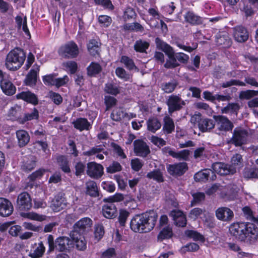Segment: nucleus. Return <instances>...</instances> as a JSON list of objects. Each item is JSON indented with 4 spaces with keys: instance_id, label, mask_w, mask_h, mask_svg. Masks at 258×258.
<instances>
[{
    "instance_id": "obj_1",
    "label": "nucleus",
    "mask_w": 258,
    "mask_h": 258,
    "mask_svg": "<svg viewBox=\"0 0 258 258\" xmlns=\"http://www.w3.org/2000/svg\"><path fill=\"white\" fill-rule=\"evenodd\" d=\"M251 222H238L230 225V234L237 240L249 244H254L258 242V215L254 217Z\"/></svg>"
},
{
    "instance_id": "obj_2",
    "label": "nucleus",
    "mask_w": 258,
    "mask_h": 258,
    "mask_svg": "<svg viewBox=\"0 0 258 258\" xmlns=\"http://www.w3.org/2000/svg\"><path fill=\"white\" fill-rule=\"evenodd\" d=\"M157 219V214L153 211L136 214L131 220L130 227L135 233H148L154 228Z\"/></svg>"
},
{
    "instance_id": "obj_3",
    "label": "nucleus",
    "mask_w": 258,
    "mask_h": 258,
    "mask_svg": "<svg viewBox=\"0 0 258 258\" xmlns=\"http://www.w3.org/2000/svg\"><path fill=\"white\" fill-rule=\"evenodd\" d=\"M26 59V53L20 47H15L7 55L5 60L6 68L11 71L18 70L23 64Z\"/></svg>"
},
{
    "instance_id": "obj_4",
    "label": "nucleus",
    "mask_w": 258,
    "mask_h": 258,
    "mask_svg": "<svg viewBox=\"0 0 258 258\" xmlns=\"http://www.w3.org/2000/svg\"><path fill=\"white\" fill-rule=\"evenodd\" d=\"M48 244V253L53 251L55 248L60 252H70L74 249L73 241L72 238L67 236H59L55 241L52 235H49L47 237Z\"/></svg>"
},
{
    "instance_id": "obj_5",
    "label": "nucleus",
    "mask_w": 258,
    "mask_h": 258,
    "mask_svg": "<svg viewBox=\"0 0 258 258\" xmlns=\"http://www.w3.org/2000/svg\"><path fill=\"white\" fill-rule=\"evenodd\" d=\"M79 53L78 45L73 40L62 45L58 50L59 55L64 59L76 58L78 56Z\"/></svg>"
},
{
    "instance_id": "obj_6",
    "label": "nucleus",
    "mask_w": 258,
    "mask_h": 258,
    "mask_svg": "<svg viewBox=\"0 0 258 258\" xmlns=\"http://www.w3.org/2000/svg\"><path fill=\"white\" fill-rule=\"evenodd\" d=\"M190 122L195 125L197 124L199 130L202 133L210 132L215 125L214 120L203 117L200 113L193 115L191 117Z\"/></svg>"
},
{
    "instance_id": "obj_7",
    "label": "nucleus",
    "mask_w": 258,
    "mask_h": 258,
    "mask_svg": "<svg viewBox=\"0 0 258 258\" xmlns=\"http://www.w3.org/2000/svg\"><path fill=\"white\" fill-rule=\"evenodd\" d=\"M32 207V199L28 192L23 191L18 195L16 201V208L19 212H27Z\"/></svg>"
},
{
    "instance_id": "obj_8",
    "label": "nucleus",
    "mask_w": 258,
    "mask_h": 258,
    "mask_svg": "<svg viewBox=\"0 0 258 258\" xmlns=\"http://www.w3.org/2000/svg\"><path fill=\"white\" fill-rule=\"evenodd\" d=\"M166 104L168 106V113L171 114L175 111L180 110L186 103L179 94H172L169 96L166 101Z\"/></svg>"
},
{
    "instance_id": "obj_9",
    "label": "nucleus",
    "mask_w": 258,
    "mask_h": 258,
    "mask_svg": "<svg viewBox=\"0 0 258 258\" xmlns=\"http://www.w3.org/2000/svg\"><path fill=\"white\" fill-rule=\"evenodd\" d=\"M92 225V220L89 217L81 218L74 225V230L71 232L79 234H86Z\"/></svg>"
},
{
    "instance_id": "obj_10",
    "label": "nucleus",
    "mask_w": 258,
    "mask_h": 258,
    "mask_svg": "<svg viewBox=\"0 0 258 258\" xmlns=\"http://www.w3.org/2000/svg\"><path fill=\"white\" fill-rule=\"evenodd\" d=\"M87 173L89 176L98 179L104 174L103 166L95 162H89L87 164Z\"/></svg>"
},
{
    "instance_id": "obj_11",
    "label": "nucleus",
    "mask_w": 258,
    "mask_h": 258,
    "mask_svg": "<svg viewBox=\"0 0 258 258\" xmlns=\"http://www.w3.org/2000/svg\"><path fill=\"white\" fill-rule=\"evenodd\" d=\"M188 169L186 162H178L169 164L167 166L169 174L173 176H181L183 175Z\"/></svg>"
},
{
    "instance_id": "obj_12",
    "label": "nucleus",
    "mask_w": 258,
    "mask_h": 258,
    "mask_svg": "<svg viewBox=\"0 0 258 258\" xmlns=\"http://www.w3.org/2000/svg\"><path fill=\"white\" fill-rule=\"evenodd\" d=\"M232 36L236 42L244 43L248 39L249 32L245 27L237 25L232 28Z\"/></svg>"
},
{
    "instance_id": "obj_13",
    "label": "nucleus",
    "mask_w": 258,
    "mask_h": 258,
    "mask_svg": "<svg viewBox=\"0 0 258 258\" xmlns=\"http://www.w3.org/2000/svg\"><path fill=\"white\" fill-rule=\"evenodd\" d=\"M67 206V201L65 194L58 192L51 201L50 207L54 212H58L64 209Z\"/></svg>"
},
{
    "instance_id": "obj_14",
    "label": "nucleus",
    "mask_w": 258,
    "mask_h": 258,
    "mask_svg": "<svg viewBox=\"0 0 258 258\" xmlns=\"http://www.w3.org/2000/svg\"><path fill=\"white\" fill-rule=\"evenodd\" d=\"M213 118L217 122L218 130L221 132L231 131L234 127L233 123L228 118L224 115H214Z\"/></svg>"
},
{
    "instance_id": "obj_15",
    "label": "nucleus",
    "mask_w": 258,
    "mask_h": 258,
    "mask_svg": "<svg viewBox=\"0 0 258 258\" xmlns=\"http://www.w3.org/2000/svg\"><path fill=\"white\" fill-rule=\"evenodd\" d=\"M213 171L220 175L233 174L236 172V169L232 166L222 162H215L212 165Z\"/></svg>"
},
{
    "instance_id": "obj_16",
    "label": "nucleus",
    "mask_w": 258,
    "mask_h": 258,
    "mask_svg": "<svg viewBox=\"0 0 258 258\" xmlns=\"http://www.w3.org/2000/svg\"><path fill=\"white\" fill-rule=\"evenodd\" d=\"M134 151L137 156L144 158L150 153L149 147L145 142L140 139L134 142Z\"/></svg>"
},
{
    "instance_id": "obj_17",
    "label": "nucleus",
    "mask_w": 258,
    "mask_h": 258,
    "mask_svg": "<svg viewBox=\"0 0 258 258\" xmlns=\"http://www.w3.org/2000/svg\"><path fill=\"white\" fill-rule=\"evenodd\" d=\"M170 217L172 218L174 224L176 226L184 227L187 224L186 215L180 210L173 209L169 214Z\"/></svg>"
},
{
    "instance_id": "obj_18",
    "label": "nucleus",
    "mask_w": 258,
    "mask_h": 258,
    "mask_svg": "<svg viewBox=\"0 0 258 258\" xmlns=\"http://www.w3.org/2000/svg\"><path fill=\"white\" fill-rule=\"evenodd\" d=\"M216 178V174L213 170L204 169L197 172L194 175L196 181L206 182L209 179L213 181Z\"/></svg>"
},
{
    "instance_id": "obj_19",
    "label": "nucleus",
    "mask_w": 258,
    "mask_h": 258,
    "mask_svg": "<svg viewBox=\"0 0 258 258\" xmlns=\"http://www.w3.org/2000/svg\"><path fill=\"white\" fill-rule=\"evenodd\" d=\"M247 136V132L245 130L235 128L230 143L236 147L241 146L244 143L245 138Z\"/></svg>"
},
{
    "instance_id": "obj_20",
    "label": "nucleus",
    "mask_w": 258,
    "mask_h": 258,
    "mask_svg": "<svg viewBox=\"0 0 258 258\" xmlns=\"http://www.w3.org/2000/svg\"><path fill=\"white\" fill-rule=\"evenodd\" d=\"M14 211L12 202L8 199L0 197V216L7 217L11 215Z\"/></svg>"
},
{
    "instance_id": "obj_21",
    "label": "nucleus",
    "mask_w": 258,
    "mask_h": 258,
    "mask_svg": "<svg viewBox=\"0 0 258 258\" xmlns=\"http://www.w3.org/2000/svg\"><path fill=\"white\" fill-rule=\"evenodd\" d=\"M16 97L17 99L22 100L33 105H37L39 102L37 96L29 90L18 93L16 94Z\"/></svg>"
},
{
    "instance_id": "obj_22",
    "label": "nucleus",
    "mask_w": 258,
    "mask_h": 258,
    "mask_svg": "<svg viewBox=\"0 0 258 258\" xmlns=\"http://www.w3.org/2000/svg\"><path fill=\"white\" fill-rule=\"evenodd\" d=\"M163 153H168L173 158L179 160H188L189 156V151L187 149L182 150L179 152H175L171 149L170 147H165L162 149Z\"/></svg>"
},
{
    "instance_id": "obj_23",
    "label": "nucleus",
    "mask_w": 258,
    "mask_h": 258,
    "mask_svg": "<svg viewBox=\"0 0 258 258\" xmlns=\"http://www.w3.org/2000/svg\"><path fill=\"white\" fill-rule=\"evenodd\" d=\"M215 215L218 220L223 221H230L234 217L233 212L225 207L218 208L215 212Z\"/></svg>"
},
{
    "instance_id": "obj_24",
    "label": "nucleus",
    "mask_w": 258,
    "mask_h": 258,
    "mask_svg": "<svg viewBox=\"0 0 258 258\" xmlns=\"http://www.w3.org/2000/svg\"><path fill=\"white\" fill-rule=\"evenodd\" d=\"M70 237L73 241L74 248L76 246L77 250L84 251L87 248V242L83 235L71 232Z\"/></svg>"
},
{
    "instance_id": "obj_25",
    "label": "nucleus",
    "mask_w": 258,
    "mask_h": 258,
    "mask_svg": "<svg viewBox=\"0 0 258 258\" xmlns=\"http://www.w3.org/2000/svg\"><path fill=\"white\" fill-rule=\"evenodd\" d=\"M36 162V158L34 156L30 155L23 159L21 169L23 171L29 173L35 168Z\"/></svg>"
},
{
    "instance_id": "obj_26",
    "label": "nucleus",
    "mask_w": 258,
    "mask_h": 258,
    "mask_svg": "<svg viewBox=\"0 0 258 258\" xmlns=\"http://www.w3.org/2000/svg\"><path fill=\"white\" fill-rule=\"evenodd\" d=\"M184 18L185 21L192 26L200 25L203 23V18L196 15L192 11H187Z\"/></svg>"
},
{
    "instance_id": "obj_27",
    "label": "nucleus",
    "mask_w": 258,
    "mask_h": 258,
    "mask_svg": "<svg viewBox=\"0 0 258 258\" xmlns=\"http://www.w3.org/2000/svg\"><path fill=\"white\" fill-rule=\"evenodd\" d=\"M0 87L3 92L7 96H12L16 92V87L11 82L10 77L2 83Z\"/></svg>"
},
{
    "instance_id": "obj_28",
    "label": "nucleus",
    "mask_w": 258,
    "mask_h": 258,
    "mask_svg": "<svg viewBox=\"0 0 258 258\" xmlns=\"http://www.w3.org/2000/svg\"><path fill=\"white\" fill-rule=\"evenodd\" d=\"M102 213L107 219H113L117 215V208L114 204H106L102 206Z\"/></svg>"
},
{
    "instance_id": "obj_29",
    "label": "nucleus",
    "mask_w": 258,
    "mask_h": 258,
    "mask_svg": "<svg viewBox=\"0 0 258 258\" xmlns=\"http://www.w3.org/2000/svg\"><path fill=\"white\" fill-rule=\"evenodd\" d=\"M101 43L96 39H91L87 44V49L90 55L93 57L99 56Z\"/></svg>"
},
{
    "instance_id": "obj_30",
    "label": "nucleus",
    "mask_w": 258,
    "mask_h": 258,
    "mask_svg": "<svg viewBox=\"0 0 258 258\" xmlns=\"http://www.w3.org/2000/svg\"><path fill=\"white\" fill-rule=\"evenodd\" d=\"M56 162L61 171L69 174L71 172L69 161L65 155H59L56 157Z\"/></svg>"
},
{
    "instance_id": "obj_31",
    "label": "nucleus",
    "mask_w": 258,
    "mask_h": 258,
    "mask_svg": "<svg viewBox=\"0 0 258 258\" xmlns=\"http://www.w3.org/2000/svg\"><path fill=\"white\" fill-rule=\"evenodd\" d=\"M175 54L173 49L166 54L168 57V59L166 60V62L164 64V67L165 68L168 69H174L180 66V63L177 61L175 57Z\"/></svg>"
},
{
    "instance_id": "obj_32",
    "label": "nucleus",
    "mask_w": 258,
    "mask_h": 258,
    "mask_svg": "<svg viewBox=\"0 0 258 258\" xmlns=\"http://www.w3.org/2000/svg\"><path fill=\"white\" fill-rule=\"evenodd\" d=\"M86 194L91 197L97 198L100 196L99 188L95 181L90 180L86 184Z\"/></svg>"
},
{
    "instance_id": "obj_33",
    "label": "nucleus",
    "mask_w": 258,
    "mask_h": 258,
    "mask_svg": "<svg viewBox=\"0 0 258 258\" xmlns=\"http://www.w3.org/2000/svg\"><path fill=\"white\" fill-rule=\"evenodd\" d=\"M173 236L172 228L167 225L163 227L159 232L157 235V240L160 242L163 241L164 240L169 239Z\"/></svg>"
},
{
    "instance_id": "obj_34",
    "label": "nucleus",
    "mask_w": 258,
    "mask_h": 258,
    "mask_svg": "<svg viewBox=\"0 0 258 258\" xmlns=\"http://www.w3.org/2000/svg\"><path fill=\"white\" fill-rule=\"evenodd\" d=\"M75 128L82 132L83 131H89L92 128L91 124L86 118L80 117L73 122Z\"/></svg>"
},
{
    "instance_id": "obj_35",
    "label": "nucleus",
    "mask_w": 258,
    "mask_h": 258,
    "mask_svg": "<svg viewBox=\"0 0 258 258\" xmlns=\"http://www.w3.org/2000/svg\"><path fill=\"white\" fill-rule=\"evenodd\" d=\"M22 109L21 106H15L12 107L9 110L8 116L9 119L12 121H17L20 123V120L22 119Z\"/></svg>"
},
{
    "instance_id": "obj_36",
    "label": "nucleus",
    "mask_w": 258,
    "mask_h": 258,
    "mask_svg": "<svg viewBox=\"0 0 258 258\" xmlns=\"http://www.w3.org/2000/svg\"><path fill=\"white\" fill-rule=\"evenodd\" d=\"M86 71L89 77H94L102 72V68L98 62L93 61L87 67Z\"/></svg>"
},
{
    "instance_id": "obj_37",
    "label": "nucleus",
    "mask_w": 258,
    "mask_h": 258,
    "mask_svg": "<svg viewBox=\"0 0 258 258\" xmlns=\"http://www.w3.org/2000/svg\"><path fill=\"white\" fill-rule=\"evenodd\" d=\"M16 134L20 147H24L29 143L30 136L27 131L23 130H18Z\"/></svg>"
},
{
    "instance_id": "obj_38",
    "label": "nucleus",
    "mask_w": 258,
    "mask_h": 258,
    "mask_svg": "<svg viewBox=\"0 0 258 258\" xmlns=\"http://www.w3.org/2000/svg\"><path fill=\"white\" fill-rule=\"evenodd\" d=\"M175 124L173 119L169 115H166L163 118V130L166 134H171L174 131Z\"/></svg>"
},
{
    "instance_id": "obj_39",
    "label": "nucleus",
    "mask_w": 258,
    "mask_h": 258,
    "mask_svg": "<svg viewBox=\"0 0 258 258\" xmlns=\"http://www.w3.org/2000/svg\"><path fill=\"white\" fill-rule=\"evenodd\" d=\"M178 85L177 80L172 79L168 82H163L161 84V90L164 93L169 94L172 93Z\"/></svg>"
},
{
    "instance_id": "obj_40",
    "label": "nucleus",
    "mask_w": 258,
    "mask_h": 258,
    "mask_svg": "<svg viewBox=\"0 0 258 258\" xmlns=\"http://www.w3.org/2000/svg\"><path fill=\"white\" fill-rule=\"evenodd\" d=\"M37 80V71L31 69L26 75L24 82L26 86L33 87L36 85Z\"/></svg>"
},
{
    "instance_id": "obj_41",
    "label": "nucleus",
    "mask_w": 258,
    "mask_h": 258,
    "mask_svg": "<svg viewBox=\"0 0 258 258\" xmlns=\"http://www.w3.org/2000/svg\"><path fill=\"white\" fill-rule=\"evenodd\" d=\"M150 46V43L147 41L139 39L136 41L134 49L137 52L147 53V50Z\"/></svg>"
},
{
    "instance_id": "obj_42",
    "label": "nucleus",
    "mask_w": 258,
    "mask_h": 258,
    "mask_svg": "<svg viewBox=\"0 0 258 258\" xmlns=\"http://www.w3.org/2000/svg\"><path fill=\"white\" fill-rule=\"evenodd\" d=\"M147 129L150 132L155 133L161 127V123L159 120L156 117L149 118L147 121Z\"/></svg>"
},
{
    "instance_id": "obj_43",
    "label": "nucleus",
    "mask_w": 258,
    "mask_h": 258,
    "mask_svg": "<svg viewBox=\"0 0 258 258\" xmlns=\"http://www.w3.org/2000/svg\"><path fill=\"white\" fill-rule=\"evenodd\" d=\"M62 66L66 71L71 75L75 74L78 69V63L73 60H68L63 62L62 63Z\"/></svg>"
},
{
    "instance_id": "obj_44",
    "label": "nucleus",
    "mask_w": 258,
    "mask_h": 258,
    "mask_svg": "<svg viewBox=\"0 0 258 258\" xmlns=\"http://www.w3.org/2000/svg\"><path fill=\"white\" fill-rule=\"evenodd\" d=\"M45 251V247L43 242L40 241L38 243V246L33 252L31 251L29 256L31 258H40L43 256Z\"/></svg>"
},
{
    "instance_id": "obj_45",
    "label": "nucleus",
    "mask_w": 258,
    "mask_h": 258,
    "mask_svg": "<svg viewBox=\"0 0 258 258\" xmlns=\"http://www.w3.org/2000/svg\"><path fill=\"white\" fill-rule=\"evenodd\" d=\"M146 177L149 179H152L158 182L164 181L163 174L160 169H154L153 171L148 172Z\"/></svg>"
},
{
    "instance_id": "obj_46",
    "label": "nucleus",
    "mask_w": 258,
    "mask_h": 258,
    "mask_svg": "<svg viewBox=\"0 0 258 258\" xmlns=\"http://www.w3.org/2000/svg\"><path fill=\"white\" fill-rule=\"evenodd\" d=\"M127 115V114L123 111L122 108H115L113 110L111 113V118L116 121H120Z\"/></svg>"
},
{
    "instance_id": "obj_47",
    "label": "nucleus",
    "mask_w": 258,
    "mask_h": 258,
    "mask_svg": "<svg viewBox=\"0 0 258 258\" xmlns=\"http://www.w3.org/2000/svg\"><path fill=\"white\" fill-rule=\"evenodd\" d=\"M243 176L247 179L258 178V168L245 167L243 170Z\"/></svg>"
},
{
    "instance_id": "obj_48",
    "label": "nucleus",
    "mask_w": 258,
    "mask_h": 258,
    "mask_svg": "<svg viewBox=\"0 0 258 258\" xmlns=\"http://www.w3.org/2000/svg\"><path fill=\"white\" fill-rule=\"evenodd\" d=\"M155 43L157 49L163 51L165 54L173 49L170 45L164 42L159 37L156 38Z\"/></svg>"
},
{
    "instance_id": "obj_49",
    "label": "nucleus",
    "mask_w": 258,
    "mask_h": 258,
    "mask_svg": "<svg viewBox=\"0 0 258 258\" xmlns=\"http://www.w3.org/2000/svg\"><path fill=\"white\" fill-rule=\"evenodd\" d=\"M120 62L124 64V67L129 71L137 68L133 59L126 55H122L120 59Z\"/></svg>"
},
{
    "instance_id": "obj_50",
    "label": "nucleus",
    "mask_w": 258,
    "mask_h": 258,
    "mask_svg": "<svg viewBox=\"0 0 258 258\" xmlns=\"http://www.w3.org/2000/svg\"><path fill=\"white\" fill-rule=\"evenodd\" d=\"M185 234L189 238H192L195 241H200L204 242L205 241L204 236L197 231L192 230H186Z\"/></svg>"
},
{
    "instance_id": "obj_51",
    "label": "nucleus",
    "mask_w": 258,
    "mask_h": 258,
    "mask_svg": "<svg viewBox=\"0 0 258 258\" xmlns=\"http://www.w3.org/2000/svg\"><path fill=\"white\" fill-rule=\"evenodd\" d=\"M200 248L199 245L194 242H190L182 246L179 251L181 254H185L186 252H196Z\"/></svg>"
},
{
    "instance_id": "obj_52",
    "label": "nucleus",
    "mask_w": 258,
    "mask_h": 258,
    "mask_svg": "<svg viewBox=\"0 0 258 258\" xmlns=\"http://www.w3.org/2000/svg\"><path fill=\"white\" fill-rule=\"evenodd\" d=\"M39 117V112L36 108H34L31 113H25L24 116L20 120V124H24L27 121L37 119Z\"/></svg>"
},
{
    "instance_id": "obj_53",
    "label": "nucleus",
    "mask_w": 258,
    "mask_h": 258,
    "mask_svg": "<svg viewBox=\"0 0 258 258\" xmlns=\"http://www.w3.org/2000/svg\"><path fill=\"white\" fill-rule=\"evenodd\" d=\"M104 91L106 93L114 96L120 93L118 86L112 83H108L105 85Z\"/></svg>"
},
{
    "instance_id": "obj_54",
    "label": "nucleus",
    "mask_w": 258,
    "mask_h": 258,
    "mask_svg": "<svg viewBox=\"0 0 258 258\" xmlns=\"http://www.w3.org/2000/svg\"><path fill=\"white\" fill-rule=\"evenodd\" d=\"M137 16V15L135 9L131 7H127L123 12L122 18L124 21H126L135 19Z\"/></svg>"
},
{
    "instance_id": "obj_55",
    "label": "nucleus",
    "mask_w": 258,
    "mask_h": 258,
    "mask_svg": "<svg viewBox=\"0 0 258 258\" xmlns=\"http://www.w3.org/2000/svg\"><path fill=\"white\" fill-rule=\"evenodd\" d=\"M104 233V227L102 224H97L95 225L94 232V238L97 242L102 238Z\"/></svg>"
},
{
    "instance_id": "obj_56",
    "label": "nucleus",
    "mask_w": 258,
    "mask_h": 258,
    "mask_svg": "<svg viewBox=\"0 0 258 258\" xmlns=\"http://www.w3.org/2000/svg\"><path fill=\"white\" fill-rule=\"evenodd\" d=\"M193 199L190 202V206L193 207L200 204L205 199V194L202 192H197L191 194Z\"/></svg>"
},
{
    "instance_id": "obj_57",
    "label": "nucleus",
    "mask_w": 258,
    "mask_h": 258,
    "mask_svg": "<svg viewBox=\"0 0 258 258\" xmlns=\"http://www.w3.org/2000/svg\"><path fill=\"white\" fill-rule=\"evenodd\" d=\"M130 214V212L126 210L123 209L119 210L118 221L120 226L124 227L125 226L126 220Z\"/></svg>"
},
{
    "instance_id": "obj_58",
    "label": "nucleus",
    "mask_w": 258,
    "mask_h": 258,
    "mask_svg": "<svg viewBox=\"0 0 258 258\" xmlns=\"http://www.w3.org/2000/svg\"><path fill=\"white\" fill-rule=\"evenodd\" d=\"M257 95H258V90H247L241 91L239 93V98L242 100H248Z\"/></svg>"
},
{
    "instance_id": "obj_59",
    "label": "nucleus",
    "mask_w": 258,
    "mask_h": 258,
    "mask_svg": "<svg viewBox=\"0 0 258 258\" xmlns=\"http://www.w3.org/2000/svg\"><path fill=\"white\" fill-rule=\"evenodd\" d=\"M47 170L41 168L32 173L28 176V179L31 182H34L37 179H41Z\"/></svg>"
},
{
    "instance_id": "obj_60",
    "label": "nucleus",
    "mask_w": 258,
    "mask_h": 258,
    "mask_svg": "<svg viewBox=\"0 0 258 258\" xmlns=\"http://www.w3.org/2000/svg\"><path fill=\"white\" fill-rule=\"evenodd\" d=\"M57 76V73L46 75L42 77V81L44 84L46 86H54L55 77Z\"/></svg>"
},
{
    "instance_id": "obj_61",
    "label": "nucleus",
    "mask_w": 258,
    "mask_h": 258,
    "mask_svg": "<svg viewBox=\"0 0 258 258\" xmlns=\"http://www.w3.org/2000/svg\"><path fill=\"white\" fill-rule=\"evenodd\" d=\"M239 109L240 106L238 103H229L227 106L223 108L222 112L227 113L229 111H231L232 113H237Z\"/></svg>"
},
{
    "instance_id": "obj_62",
    "label": "nucleus",
    "mask_w": 258,
    "mask_h": 258,
    "mask_svg": "<svg viewBox=\"0 0 258 258\" xmlns=\"http://www.w3.org/2000/svg\"><path fill=\"white\" fill-rule=\"evenodd\" d=\"M94 2L96 5L101 6L106 9L112 11L114 9L111 0H94Z\"/></svg>"
},
{
    "instance_id": "obj_63",
    "label": "nucleus",
    "mask_w": 258,
    "mask_h": 258,
    "mask_svg": "<svg viewBox=\"0 0 258 258\" xmlns=\"http://www.w3.org/2000/svg\"><path fill=\"white\" fill-rule=\"evenodd\" d=\"M111 18L107 15H100L98 17V22L104 27H109L112 23Z\"/></svg>"
},
{
    "instance_id": "obj_64",
    "label": "nucleus",
    "mask_w": 258,
    "mask_h": 258,
    "mask_svg": "<svg viewBox=\"0 0 258 258\" xmlns=\"http://www.w3.org/2000/svg\"><path fill=\"white\" fill-rule=\"evenodd\" d=\"M122 167L119 163L113 161L112 163L106 168V172L108 173H114L120 171Z\"/></svg>"
}]
</instances>
